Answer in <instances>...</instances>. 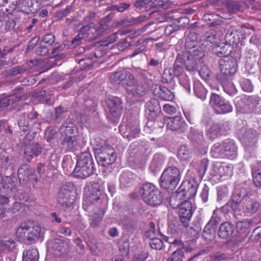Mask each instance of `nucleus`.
<instances>
[{
    "instance_id": "obj_1",
    "label": "nucleus",
    "mask_w": 261,
    "mask_h": 261,
    "mask_svg": "<svg viewBox=\"0 0 261 261\" xmlns=\"http://www.w3.org/2000/svg\"><path fill=\"white\" fill-rule=\"evenodd\" d=\"M60 147L65 152H76L81 149L78 128L70 119L66 120L60 127Z\"/></svg>"
},
{
    "instance_id": "obj_2",
    "label": "nucleus",
    "mask_w": 261,
    "mask_h": 261,
    "mask_svg": "<svg viewBox=\"0 0 261 261\" xmlns=\"http://www.w3.org/2000/svg\"><path fill=\"white\" fill-rule=\"evenodd\" d=\"M39 225L33 221H24L18 227L16 235L25 243L33 244L38 241L41 233Z\"/></svg>"
},
{
    "instance_id": "obj_3",
    "label": "nucleus",
    "mask_w": 261,
    "mask_h": 261,
    "mask_svg": "<svg viewBox=\"0 0 261 261\" xmlns=\"http://www.w3.org/2000/svg\"><path fill=\"white\" fill-rule=\"evenodd\" d=\"M75 154L77 160L74 169L75 175L81 178L90 176L94 171V162L91 154L86 151Z\"/></svg>"
},
{
    "instance_id": "obj_4",
    "label": "nucleus",
    "mask_w": 261,
    "mask_h": 261,
    "mask_svg": "<svg viewBox=\"0 0 261 261\" xmlns=\"http://www.w3.org/2000/svg\"><path fill=\"white\" fill-rule=\"evenodd\" d=\"M139 193L147 204L155 206L163 201V196L159 189L153 184L147 182L142 184L139 188Z\"/></svg>"
},
{
    "instance_id": "obj_5",
    "label": "nucleus",
    "mask_w": 261,
    "mask_h": 261,
    "mask_svg": "<svg viewBox=\"0 0 261 261\" xmlns=\"http://www.w3.org/2000/svg\"><path fill=\"white\" fill-rule=\"evenodd\" d=\"M181 178L179 169L174 166H169L164 170L160 177V186L166 190H173L178 184Z\"/></svg>"
},
{
    "instance_id": "obj_6",
    "label": "nucleus",
    "mask_w": 261,
    "mask_h": 261,
    "mask_svg": "<svg viewBox=\"0 0 261 261\" xmlns=\"http://www.w3.org/2000/svg\"><path fill=\"white\" fill-rule=\"evenodd\" d=\"M95 154L97 163L104 167L113 164L117 159L114 148L107 144L100 148H95Z\"/></svg>"
},
{
    "instance_id": "obj_7",
    "label": "nucleus",
    "mask_w": 261,
    "mask_h": 261,
    "mask_svg": "<svg viewBox=\"0 0 261 261\" xmlns=\"http://www.w3.org/2000/svg\"><path fill=\"white\" fill-rule=\"evenodd\" d=\"M126 81L127 83L124 88L129 95L139 98L146 94L147 89L146 84L137 80L133 75H129Z\"/></svg>"
},
{
    "instance_id": "obj_8",
    "label": "nucleus",
    "mask_w": 261,
    "mask_h": 261,
    "mask_svg": "<svg viewBox=\"0 0 261 261\" xmlns=\"http://www.w3.org/2000/svg\"><path fill=\"white\" fill-rule=\"evenodd\" d=\"M16 242L11 234H4L0 237V257L14 251Z\"/></svg>"
},
{
    "instance_id": "obj_9",
    "label": "nucleus",
    "mask_w": 261,
    "mask_h": 261,
    "mask_svg": "<svg viewBox=\"0 0 261 261\" xmlns=\"http://www.w3.org/2000/svg\"><path fill=\"white\" fill-rule=\"evenodd\" d=\"M34 173H35L34 168L27 164L22 165L18 170V177L20 184L24 185L29 180L38 182L39 180V177H35Z\"/></svg>"
},
{
    "instance_id": "obj_10",
    "label": "nucleus",
    "mask_w": 261,
    "mask_h": 261,
    "mask_svg": "<svg viewBox=\"0 0 261 261\" xmlns=\"http://www.w3.org/2000/svg\"><path fill=\"white\" fill-rule=\"evenodd\" d=\"M73 193L66 186H62L58 192V203L64 208L70 207L75 200Z\"/></svg>"
},
{
    "instance_id": "obj_11",
    "label": "nucleus",
    "mask_w": 261,
    "mask_h": 261,
    "mask_svg": "<svg viewBox=\"0 0 261 261\" xmlns=\"http://www.w3.org/2000/svg\"><path fill=\"white\" fill-rule=\"evenodd\" d=\"M220 221L218 216L214 214L212 216L202 232V236L205 240L212 241L215 238L216 228Z\"/></svg>"
},
{
    "instance_id": "obj_12",
    "label": "nucleus",
    "mask_w": 261,
    "mask_h": 261,
    "mask_svg": "<svg viewBox=\"0 0 261 261\" xmlns=\"http://www.w3.org/2000/svg\"><path fill=\"white\" fill-rule=\"evenodd\" d=\"M178 215L183 225L187 227L192 216V206L191 203L187 200H184L181 204L179 205Z\"/></svg>"
},
{
    "instance_id": "obj_13",
    "label": "nucleus",
    "mask_w": 261,
    "mask_h": 261,
    "mask_svg": "<svg viewBox=\"0 0 261 261\" xmlns=\"http://www.w3.org/2000/svg\"><path fill=\"white\" fill-rule=\"evenodd\" d=\"M109 112L115 117H119L121 115L123 104L121 99L117 96H110L106 101Z\"/></svg>"
},
{
    "instance_id": "obj_14",
    "label": "nucleus",
    "mask_w": 261,
    "mask_h": 261,
    "mask_svg": "<svg viewBox=\"0 0 261 261\" xmlns=\"http://www.w3.org/2000/svg\"><path fill=\"white\" fill-rule=\"evenodd\" d=\"M38 114L36 111L24 112L19 117L18 124L20 130L27 132L30 130L31 122L37 118Z\"/></svg>"
},
{
    "instance_id": "obj_15",
    "label": "nucleus",
    "mask_w": 261,
    "mask_h": 261,
    "mask_svg": "<svg viewBox=\"0 0 261 261\" xmlns=\"http://www.w3.org/2000/svg\"><path fill=\"white\" fill-rule=\"evenodd\" d=\"M231 46L228 44H222V45L218 44L215 45L213 48V51L218 56L223 57L221 59L219 65H223V63H229V61H232V57L229 56L231 53Z\"/></svg>"
},
{
    "instance_id": "obj_16",
    "label": "nucleus",
    "mask_w": 261,
    "mask_h": 261,
    "mask_svg": "<svg viewBox=\"0 0 261 261\" xmlns=\"http://www.w3.org/2000/svg\"><path fill=\"white\" fill-rule=\"evenodd\" d=\"M42 146L38 143L24 145V154L27 161L30 162L33 158L38 156L42 152Z\"/></svg>"
},
{
    "instance_id": "obj_17",
    "label": "nucleus",
    "mask_w": 261,
    "mask_h": 261,
    "mask_svg": "<svg viewBox=\"0 0 261 261\" xmlns=\"http://www.w3.org/2000/svg\"><path fill=\"white\" fill-rule=\"evenodd\" d=\"M151 89L154 95L158 96L162 100L171 101L174 98L173 93L164 86L153 85Z\"/></svg>"
},
{
    "instance_id": "obj_18",
    "label": "nucleus",
    "mask_w": 261,
    "mask_h": 261,
    "mask_svg": "<svg viewBox=\"0 0 261 261\" xmlns=\"http://www.w3.org/2000/svg\"><path fill=\"white\" fill-rule=\"evenodd\" d=\"M198 188L197 184L194 181L186 180L182 182L178 188L182 193L185 194L184 196L190 199L195 196Z\"/></svg>"
},
{
    "instance_id": "obj_19",
    "label": "nucleus",
    "mask_w": 261,
    "mask_h": 261,
    "mask_svg": "<svg viewBox=\"0 0 261 261\" xmlns=\"http://www.w3.org/2000/svg\"><path fill=\"white\" fill-rule=\"evenodd\" d=\"M256 138L257 133L254 130L249 129L244 133L242 142L246 150H253L256 143Z\"/></svg>"
},
{
    "instance_id": "obj_20",
    "label": "nucleus",
    "mask_w": 261,
    "mask_h": 261,
    "mask_svg": "<svg viewBox=\"0 0 261 261\" xmlns=\"http://www.w3.org/2000/svg\"><path fill=\"white\" fill-rule=\"evenodd\" d=\"M48 248L51 249L52 253L57 256H61L67 251V244L64 241L59 239L51 240L48 244Z\"/></svg>"
},
{
    "instance_id": "obj_21",
    "label": "nucleus",
    "mask_w": 261,
    "mask_h": 261,
    "mask_svg": "<svg viewBox=\"0 0 261 261\" xmlns=\"http://www.w3.org/2000/svg\"><path fill=\"white\" fill-rule=\"evenodd\" d=\"M234 230L233 225L229 222H225L221 224L218 230V236L222 239L230 238Z\"/></svg>"
},
{
    "instance_id": "obj_22",
    "label": "nucleus",
    "mask_w": 261,
    "mask_h": 261,
    "mask_svg": "<svg viewBox=\"0 0 261 261\" xmlns=\"http://www.w3.org/2000/svg\"><path fill=\"white\" fill-rule=\"evenodd\" d=\"M204 45L201 46L200 45L198 48H194L190 50L188 54L190 55V59H192L193 65H197L201 64L200 60L204 57V52L206 50Z\"/></svg>"
},
{
    "instance_id": "obj_23",
    "label": "nucleus",
    "mask_w": 261,
    "mask_h": 261,
    "mask_svg": "<svg viewBox=\"0 0 261 261\" xmlns=\"http://www.w3.org/2000/svg\"><path fill=\"white\" fill-rule=\"evenodd\" d=\"M260 204L256 200H249L244 203L242 211L247 215H252L256 213L260 208Z\"/></svg>"
},
{
    "instance_id": "obj_24",
    "label": "nucleus",
    "mask_w": 261,
    "mask_h": 261,
    "mask_svg": "<svg viewBox=\"0 0 261 261\" xmlns=\"http://www.w3.org/2000/svg\"><path fill=\"white\" fill-rule=\"evenodd\" d=\"M146 113L152 117L157 115L161 112V107L159 101L154 98L150 99L146 103Z\"/></svg>"
},
{
    "instance_id": "obj_25",
    "label": "nucleus",
    "mask_w": 261,
    "mask_h": 261,
    "mask_svg": "<svg viewBox=\"0 0 261 261\" xmlns=\"http://www.w3.org/2000/svg\"><path fill=\"white\" fill-rule=\"evenodd\" d=\"M197 39L198 34L195 32H190L188 35L185 42V48L187 50V53L195 48H198L200 43H198Z\"/></svg>"
},
{
    "instance_id": "obj_26",
    "label": "nucleus",
    "mask_w": 261,
    "mask_h": 261,
    "mask_svg": "<svg viewBox=\"0 0 261 261\" xmlns=\"http://www.w3.org/2000/svg\"><path fill=\"white\" fill-rule=\"evenodd\" d=\"M222 143L226 158L232 157L233 158L236 156L237 148L232 140H225Z\"/></svg>"
},
{
    "instance_id": "obj_27",
    "label": "nucleus",
    "mask_w": 261,
    "mask_h": 261,
    "mask_svg": "<svg viewBox=\"0 0 261 261\" xmlns=\"http://www.w3.org/2000/svg\"><path fill=\"white\" fill-rule=\"evenodd\" d=\"M220 36L217 33V31L215 30H211L207 32L204 35V41L202 45L205 47L208 45V42L213 44L214 47L218 44L220 40Z\"/></svg>"
},
{
    "instance_id": "obj_28",
    "label": "nucleus",
    "mask_w": 261,
    "mask_h": 261,
    "mask_svg": "<svg viewBox=\"0 0 261 261\" xmlns=\"http://www.w3.org/2000/svg\"><path fill=\"white\" fill-rule=\"evenodd\" d=\"M237 66H221L220 72L217 74L216 79L219 80L221 76L223 80L230 79V77L234 75L237 71Z\"/></svg>"
},
{
    "instance_id": "obj_29",
    "label": "nucleus",
    "mask_w": 261,
    "mask_h": 261,
    "mask_svg": "<svg viewBox=\"0 0 261 261\" xmlns=\"http://www.w3.org/2000/svg\"><path fill=\"white\" fill-rule=\"evenodd\" d=\"M129 75H132L130 73L123 72L122 71L116 72L110 76L111 81L118 84H121L125 87L126 81Z\"/></svg>"
},
{
    "instance_id": "obj_30",
    "label": "nucleus",
    "mask_w": 261,
    "mask_h": 261,
    "mask_svg": "<svg viewBox=\"0 0 261 261\" xmlns=\"http://www.w3.org/2000/svg\"><path fill=\"white\" fill-rule=\"evenodd\" d=\"M203 21L206 22L208 25L211 27H216L219 29L222 21L218 18V15L215 14H205L202 17Z\"/></svg>"
},
{
    "instance_id": "obj_31",
    "label": "nucleus",
    "mask_w": 261,
    "mask_h": 261,
    "mask_svg": "<svg viewBox=\"0 0 261 261\" xmlns=\"http://www.w3.org/2000/svg\"><path fill=\"white\" fill-rule=\"evenodd\" d=\"M39 257V252L36 248L29 247L23 252V261H38Z\"/></svg>"
},
{
    "instance_id": "obj_32",
    "label": "nucleus",
    "mask_w": 261,
    "mask_h": 261,
    "mask_svg": "<svg viewBox=\"0 0 261 261\" xmlns=\"http://www.w3.org/2000/svg\"><path fill=\"white\" fill-rule=\"evenodd\" d=\"M218 82L223 87L224 91L228 95L232 96L236 94L237 90L234 84L230 81V79L223 80L221 76Z\"/></svg>"
},
{
    "instance_id": "obj_33",
    "label": "nucleus",
    "mask_w": 261,
    "mask_h": 261,
    "mask_svg": "<svg viewBox=\"0 0 261 261\" xmlns=\"http://www.w3.org/2000/svg\"><path fill=\"white\" fill-rule=\"evenodd\" d=\"M184 194L179 191L178 188L175 192L173 193L170 199V204L173 208L178 207L179 205L181 204V203L183 202L182 200L186 198L184 196Z\"/></svg>"
},
{
    "instance_id": "obj_34",
    "label": "nucleus",
    "mask_w": 261,
    "mask_h": 261,
    "mask_svg": "<svg viewBox=\"0 0 261 261\" xmlns=\"http://www.w3.org/2000/svg\"><path fill=\"white\" fill-rule=\"evenodd\" d=\"M211 153L212 156L215 159H224L226 158L222 142L217 143L212 147Z\"/></svg>"
},
{
    "instance_id": "obj_35",
    "label": "nucleus",
    "mask_w": 261,
    "mask_h": 261,
    "mask_svg": "<svg viewBox=\"0 0 261 261\" xmlns=\"http://www.w3.org/2000/svg\"><path fill=\"white\" fill-rule=\"evenodd\" d=\"M222 135V129L218 123H213L206 132L207 137L213 140Z\"/></svg>"
},
{
    "instance_id": "obj_36",
    "label": "nucleus",
    "mask_w": 261,
    "mask_h": 261,
    "mask_svg": "<svg viewBox=\"0 0 261 261\" xmlns=\"http://www.w3.org/2000/svg\"><path fill=\"white\" fill-rule=\"evenodd\" d=\"M147 18V16L145 15H141L136 18H133L130 20L127 19L122 20L121 21L116 22L114 23V26L119 27L123 26L124 25H135L145 21Z\"/></svg>"
},
{
    "instance_id": "obj_37",
    "label": "nucleus",
    "mask_w": 261,
    "mask_h": 261,
    "mask_svg": "<svg viewBox=\"0 0 261 261\" xmlns=\"http://www.w3.org/2000/svg\"><path fill=\"white\" fill-rule=\"evenodd\" d=\"M244 197L242 191L236 190L231 197V207L233 210H238L239 206Z\"/></svg>"
},
{
    "instance_id": "obj_38",
    "label": "nucleus",
    "mask_w": 261,
    "mask_h": 261,
    "mask_svg": "<svg viewBox=\"0 0 261 261\" xmlns=\"http://www.w3.org/2000/svg\"><path fill=\"white\" fill-rule=\"evenodd\" d=\"M182 125V121L180 116H175L169 117L168 119L167 127L172 130L179 129Z\"/></svg>"
},
{
    "instance_id": "obj_39",
    "label": "nucleus",
    "mask_w": 261,
    "mask_h": 261,
    "mask_svg": "<svg viewBox=\"0 0 261 261\" xmlns=\"http://www.w3.org/2000/svg\"><path fill=\"white\" fill-rule=\"evenodd\" d=\"M85 191L101 194L102 191V181L100 180H97L90 182L87 187L85 189Z\"/></svg>"
},
{
    "instance_id": "obj_40",
    "label": "nucleus",
    "mask_w": 261,
    "mask_h": 261,
    "mask_svg": "<svg viewBox=\"0 0 261 261\" xmlns=\"http://www.w3.org/2000/svg\"><path fill=\"white\" fill-rule=\"evenodd\" d=\"M192 64L190 55L187 52L178 54L176 57L174 65H190Z\"/></svg>"
},
{
    "instance_id": "obj_41",
    "label": "nucleus",
    "mask_w": 261,
    "mask_h": 261,
    "mask_svg": "<svg viewBox=\"0 0 261 261\" xmlns=\"http://www.w3.org/2000/svg\"><path fill=\"white\" fill-rule=\"evenodd\" d=\"M110 29L108 24H106L102 22L98 26L94 27V32H92V33L93 34V40H95L105 33H107Z\"/></svg>"
},
{
    "instance_id": "obj_42",
    "label": "nucleus",
    "mask_w": 261,
    "mask_h": 261,
    "mask_svg": "<svg viewBox=\"0 0 261 261\" xmlns=\"http://www.w3.org/2000/svg\"><path fill=\"white\" fill-rule=\"evenodd\" d=\"M192 150L186 145H181L178 150L177 156L182 160H189L192 158Z\"/></svg>"
},
{
    "instance_id": "obj_43",
    "label": "nucleus",
    "mask_w": 261,
    "mask_h": 261,
    "mask_svg": "<svg viewBox=\"0 0 261 261\" xmlns=\"http://www.w3.org/2000/svg\"><path fill=\"white\" fill-rule=\"evenodd\" d=\"M104 215V212L102 210L98 209L97 211L91 216L90 219V225L93 227H97Z\"/></svg>"
},
{
    "instance_id": "obj_44",
    "label": "nucleus",
    "mask_w": 261,
    "mask_h": 261,
    "mask_svg": "<svg viewBox=\"0 0 261 261\" xmlns=\"http://www.w3.org/2000/svg\"><path fill=\"white\" fill-rule=\"evenodd\" d=\"M252 174L253 184L256 187H261V163L252 169Z\"/></svg>"
},
{
    "instance_id": "obj_45",
    "label": "nucleus",
    "mask_w": 261,
    "mask_h": 261,
    "mask_svg": "<svg viewBox=\"0 0 261 261\" xmlns=\"http://www.w3.org/2000/svg\"><path fill=\"white\" fill-rule=\"evenodd\" d=\"M85 201L90 204H95L100 200L101 194L85 191Z\"/></svg>"
},
{
    "instance_id": "obj_46",
    "label": "nucleus",
    "mask_w": 261,
    "mask_h": 261,
    "mask_svg": "<svg viewBox=\"0 0 261 261\" xmlns=\"http://www.w3.org/2000/svg\"><path fill=\"white\" fill-rule=\"evenodd\" d=\"M185 257L183 249L177 248L167 259V261H182Z\"/></svg>"
},
{
    "instance_id": "obj_47",
    "label": "nucleus",
    "mask_w": 261,
    "mask_h": 261,
    "mask_svg": "<svg viewBox=\"0 0 261 261\" xmlns=\"http://www.w3.org/2000/svg\"><path fill=\"white\" fill-rule=\"evenodd\" d=\"M229 194L228 188L226 185H223L217 188V200H225Z\"/></svg>"
},
{
    "instance_id": "obj_48",
    "label": "nucleus",
    "mask_w": 261,
    "mask_h": 261,
    "mask_svg": "<svg viewBox=\"0 0 261 261\" xmlns=\"http://www.w3.org/2000/svg\"><path fill=\"white\" fill-rule=\"evenodd\" d=\"M134 180L133 175L130 172H124L120 177V184L124 186H128Z\"/></svg>"
},
{
    "instance_id": "obj_49",
    "label": "nucleus",
    "mask_w": 261,
    "mask_h": 261,
    "mask_svg": "<svg viewBox=\"0 0 261 261\" xmlns=\"http://www.w3.org/2000/svg\"><path fill=\"white\" fill-rule=\"evenodd\" d=\"M225 5L228 11L230 12H236L241 9L240 3L234 0H226Z\"/></svg>"
},
{
    "instance_id": "obj_50",
    "label": "nucleus",
    "mask_w": 261,
    "mask_h": 261,
    "mask_svg": "<svg viewBox=\"0 0 261 261\" xmlns=\"http://www.w3.org/2000/svg\"><path fill=\"white\" fill-rule=\"evenodd\" d=\"M138 220L137 218H127L123 222L124 227L129 231L136 230L138 228Z\"/></svg>"
},
{
    "instance_id": "obj_51",
    "label": "nucleus",
    "mask_w": 261,
    "mask_h": 261,
    "mask_svg": "<svg viewBox=\"0 0 261 261\" xmlns=\"http://www.w3.org/2000/svg\"><path fill=\"white\" fill-rule=\"evenodd\" d=\"M251 223L252 221L248 219L238 222L236 223V229L239 232H244L249 228Z\"/></svg>"
},
{
    "instance_id": "obj_52",
    "label": "nucleus",
    "mask_w": 261,
    "mask_h": 261,
    "mask_svg": "<svg viewBox=\"0 0 261 261\" xmlns=\"http://www.w3.org/2000/svg\"><path fill=\"white\" fill-rule=\"evenodd\" d=\"M224 100V99L218 94L213 93L211 96L210 103L212 107L217 110Z\"/></svg>"
},
{
    "instance_id": "obj_53",
    "label": "nucleus",
    "mask_w": 261,
    "mask_h": 261,
    "mask_svg": "<svg viewBox=\"0 0 261 261\" xmlns=\"http://www.w3.org/2000/svg\"><path fill=\"white\" fill-rule=\"evenodd\" d=\"M173 70L171 66L167 67L164 70L162 82L163 83H170L172 82L174 75L173 74Z\"/></svg>"
},
{
    "instance_id": "obj_54",
    "label": "nucleus",
    "mask_w": 261,
    "mask_h": 261,
    "mask_svg": "<svg viewBox=\"0 0 261 261\" xmlns=\"http://www.w3.org/2000/svg\"><path fill=\"white\" fill-rule=\"evenodd\" d=\"M40 9L39 6L37 2L33 3L32 2L30 3V5H28L27 8H23V6L21 8V11L26 14L30 13H35L37 12Z\"/></svg>"
},
{
    "instance_id": "obj_55",
    "label": "nucleus",
    "mask_w": 261,
    "mask_h": 261,
    "mask_svg": "<svg viewBox=\"0 0 261 261\" xmlns=\"http://www.w3.org/2000/svg\"><path fill=\"white\" fill-rule=\"evenodd\" d=\"M156 0H137L135 4V7L138 9H141L143 8L151 7Z\"/></svg>"
},
{
    "instance_id": "obj_56",
    "label": "nucleus",
    "mask_w": 261,
    "mask_h": 261,
    "mask_svg": "<svg viewBox=\"0 0 261 261\" xmlns=\"http://www.w3.org/2000/svg\"><path fill=\"white\" fill-rule=\"evenodd\" d=\"M67 109L62 106L58 107L55 110V120L59 122L65 118Z\"/></svg>"
},
{
    "instance_id": "obj_57",
    "label": "nucleus",
    "mask_w": 261,
    "mask_h": 261,
    "mask_svg": "<svg viewBox=\"0 0 261 261\" xmlns=\"http://www.w3.org/2000/svg\"><path fill=\"white\" fill-rule=\"evenodd\" d=\"M216 110L218 113L225 114L231 112L232 107L228 102L224 100Z\"/></svg>"
},
{
    "instance_id": "obj_58",
    "label": "nucleus",
    "mask_w": 261,
    "mask_h": 261,
    "mask_svg": "<svg viewBox=\"0 0 261 261\" xmlns=\"http://www.w3.org/2000/svg\"><path fill=\"white\" fill-rule=\"evenodd\" d=\"M162 162L159 156L155 155L150 166L151 170L154 172L159 171L161 167Z\"/></svg>"
},
{
    "instance_id": "obj_59",
    "label": "nucleus",
    "mask_w": 261,
    "mask_h": 261,
    "mask_svg": "<svg viewBox=\"0 0 261 261\" xmlns=\"http://www.w3.org/2000/svg\"><path fill=\"white\" fill-rule=\"evenodd\" d=\"M19 0H8L7 1V7L3 9L5 12H7L11 13L17 8Z\"/></svg>"
},
{
    "instance_id": "obj_60",
    "label": "nucleus",
    "mask_w": 261,
    "mask_h": 261,
    "mask_svg": "<svg viewBox=\"0 0 261 261\" xmlns=\"http://www.w3.org/2000/svg\"><path fill=\"white\" fill-rule=\"evenodd\" d=\"M42 43L51 46L55 42V36L51 33L45 34L40 41Z\"/></svg>"
},
{
    "instance_id": "obj_61",
    "label": "nucleus",
    "mask_w": 261,
    "mask_h": 261,
    "mask_svg": "<svg viewBox=\"0 0 261 261\" xmlns=\"http://www.w3.org/2000/svg\"><path fill=\"white\" fill-rule=\"evenodd\" d=\"M80 27L79 29V34L83 35L82 37L84 38L86 37L88 35V32L90 31L92 27H94L93 23H89L81 27V24L79 25Z\"/></svg>"
},
{
    "instance_id": "obj_62",
    "label": "nucleus",
    "mask_w": 261,
    "mask_h": 261,
    "mask_svg": "<svg viewBox=\"0 0 261 261\" xmlns=\"http://www.w3.org/2000/svg\"><path fill=\"white\" fill-rule=\"evenodd\" d=\"M119 249L123 255H128L129 251V243L128 240H124L120 242Z\"/></svg>"
},
{
    "instance_id": "obj_63",
    "label": "nucleus",
    "mask_w": 261,
    "mask_h": 261,
    "mask_svg": "<svg viewBox=\"0 0 261 261\" xmlns=\"http://www.w3.org/2000/svg\"><path fill=\"white\" fill-rule=\"evenodd\" d=\"M149 242L150 246L153 249L160 250L163 247V241L157 237L150 240Z\"/></svg>"
},
{
    "instance_id": "obj_64",
    "label": "nucleus",
    "mask_w": 261,
    "mask_h": 261,
    "mask_svg": "<svg viewBox=\"0 0 261 261\" xmlns=\"http://www.w3.org/2000/svg\"><path fill=\"white\" fill-rule=\"evenodd\" d=\"M233 30L229 29L228 30L225 36V42L227 44L230 45L231 44L235 43V34Z\"/></svg>"
}]
</instances>
